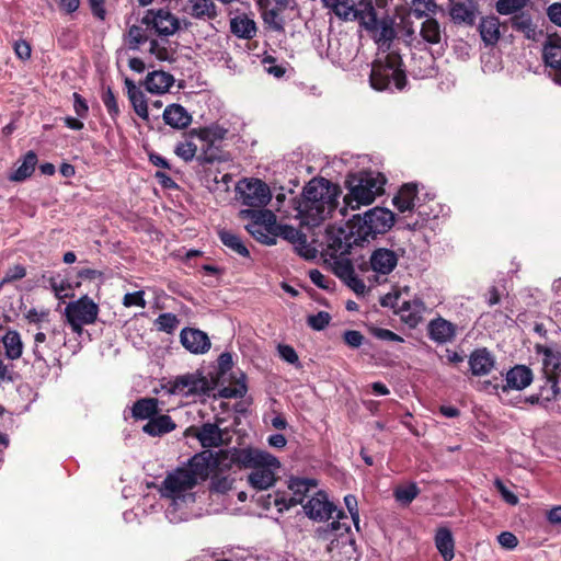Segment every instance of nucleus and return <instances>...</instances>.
<instances>
[{"mask_svg":"<svg viewBox=\"0 0 561 561\" xmlns=\"http://www.w3.org/2000/svg\"><path fill=\"white\" fill-rule=\"evenodd\" d=\"M341 193L339 185L323 178L309 181L296 207L301 224L310 227L320 226L336 210Z\"/></svg>","mask_w":561,"mask_h":561,"instance_id":"nucleus-1","label":"nucleus"},{"mask_svg":"<svg viewBox=\"0 0 561 561\" xmlns=\"http://www.w3.org/2000/svg\"><path fill=\"white\" fill-rule=\"evenodd\" d=\"M393 224V213L382 207H374L363 216L355 215L347 224L346 243L347 245L359 244L375 239L377 234L386 233Z\"/></svg>","mask_w":561,"mask_h":561,"instance_id":"nucleus-2","label":"nucleus"},{"mask_svg":"<svg viewBox=\"0 0 561 561\" xmlns=\"http://www.w3.org/2000/svg\"><path fill=\"white\" fill-rule=\"evenodd\" d=\"M243 469H251L248 483L255 490L263 491L272 488L282 467L280 461L272 454L251 448L250 455L242 458Z\"/></svg>","mask_w":561,"mask_h":561,"instance_id":"nucleus-3","label":"nucleus"},{"mask_svg":"<svg viewBox=\"0 0 561 561\" xmlns=\"http://www.w3.org/2000/svg\"><path fill=\"white\" fill-rule=\"evenodd\" d=\"M386 179L380 173H362L348 181V193L344 196L345 207L340 213L345 216L346 208L353 210L371 204L383 193Z\"/></svg>","mask_w":561,"mask_h":561,"instance_id":"nucleus-4","label":"nucleus"},{"mask_svg":"<svg viewBox=\"0 0 561 561\" xmlns=\"http://www.w3.org/2000/svg\"><path fill=\"white\" fill-rule=\"evenodd\" d=\"M401 90L405 85V75L401 69V57L397 54H387L373 64L370 84L375 90L382 91L391 84Z\"/></svg>","mask_w":561,"mask_h":561,"instance_id":"nucleus-5","label":"nucleus"},{"mask_svg":"<svg viewBox=\"0 0 561 561\" xmlns=\"http://www.w3.org/2000/svg\"><path fill=\"white\" fill-rule=\"evenodd\" d=\"M197 472L192 468H179L169 473L163 481L162 495L173 501L174 505L193 503L195 501L192 490L197 484Z\"/></svg>","mask_w":561,"mask_h":561,"instance_id":"nucleus-6","label":"nucleus"},{"mask_svg":"<svg viewBox=\"0 0 561 561\" xmlns=\"http://www.w3.org/2000/svg\"><path fill=\"white\" fill-rule=\"evenodd\" d=\"M416 185L407 183L401 186L398 194L393 197V205L399 213H409L411 216L416 215L414 220L407 221V227L416 230L425 225L430 219V214L419 204Z\"/></svg>","mask_w":561,"mask_h":561,"instance_id":"nucleus-7","label":"nucleus"},{"mask_svg":"<svg viewBox=\"0 0 561 561\" xmlns=\"http://www.w3.org/2000/svg\"><path fill=\"white\" fill-rule=\"evenodd\" d=\"M305 514L313 520L324 522L333 517L336 512V518L341 519L345 515L342 511H337L328 495L323 491H316L314 494L304 504ZM331 530H340L342 527L348 531V526L342 525L340 520H333L329 526Z\"/></svg>","mask_w":561,"mask_h":561,"instance_id":"nucleus-8","label":"nucleus"},{"mask_svg":"<svg viewBox=\"0 0 561 561\" xmlns=\"http://www.w3.org/2000/svg\"><path fill=\"white\" fill-rule=\"evenodd\" d=\"M65 314L72 331L81 334L83 325L93 324L99 314V306L88 296L69 302L65 308Z\"/></svg>","mask_w":561,"mask_h":561,"instance_id":"nucleus-9","label":"nucleus"},{"mask_svg":"<svg viewBox=\"0 0 561 561\" xmlns=\"http://www.w3.org/2000/svg\"><path fill=\"white\" fill-rule=\"evenodd\" d=\"M243 205L254 208H262L271 201L270 187L259 179H244L236 186Z\"/></svg>","mask_w":561,"mask_h":561,"instance_id":"nucleus-10","label":"nucleus"},{"mask_svg":"<svg viewBox=\"0 0 561 561\" xmlns=\"http://www.w3.org/2000/svg\"><path fill=\"white\" fill-rule=\"evenodd\" d=\"M227 134V129L213 125L204 128L192 129L190 131L191 137H196L199 141H202V153L198 159L202 162H214L220 158L219 150L216 147V144L221 141Z\"/></svg>","mask_w":561,"mask_h":561,"instance_id":"nucleus-11","label":"nucleus"},{"mask_svg":"<svg viewBox=\"0 0 561 561\" xmlns=\"http://www.w3.org/2000/svg\"><path fill=\"white\" fill-rule=\"evenodd\" d=\"M208 390V379L198 373L179 376L168 383L169 393L184 398L204 394Z\"/></svg>","mask_w":561,"mask_h":561,"instance_id":"nucleus-12","label":"nucleus"},{"mask_svg":"<svg viewBox=\"0 0 561 561\" xmlns=\"http://www.w3.org/2000/svg\"><path fill=\"white\" fill-rule=\"evenodd\" d=\"M317 486L318 481L316 479L291 478L288 483V489L291 491L293 495L287 499L276 494L274 505L279 512H283L284 510H289L293 506L302 504L304 500L311 491L316 490Z\"/></svg>","mask_w":561,"mask_h":561,"instance_id":"nucleus-13","label":"nucleus"},{"mask_svg":"<svg viewBox=\"0 0 561 561\" xmlns=\"http://www.w3.org/2000/svg\"><path fill=\"white\" fill-rule=\"evenodd\" d=\"M141 23L153 28L160 36L173 35L180 28L179 19L164 9L148 10L141 19Z\"/></svg>","mask_w":561,"mask_h":561,"instance_id":"nucleus-14","label":"nucleus"},{"mask_svg":"<svg viewBox=\"0 0 561 561\" xmlns=\"http://www.w3.org/2000/svg\"><path fill=\"white\" fill-rule=\"evenodd\" d=\"M543 59L549 68V77L561 85V38L559 36H548L543 46Z\"/></svg>","mask_w":561,"mask_h":561,"instance_id":"nucleus-15","label":"nucleus"},{"mask_svg":"<svg viewBox=\"0 0 561 561\" xmlns=\"http://www.w3.org/2000/svg\"><path fill=\"white\" fill-rule=\"evenodd\" d=\"M250 451L251 447L222 449L214 456L213 466L218 471H228L234 466L243 469L244 463L242 462V458L245 455H250Z\"/></svg>","mask_w":561,"mask_h":561,"instance_id":"nucleus-16","label":"nucleus"},{"mask_svg":"<svg viewBox=\"0 0 561 561\" xmlns=\"http://www.w3.org/2000/svg\"><path fill=\"white\" fill-rule=\"evenodd\" d=\"M180 340L182 345L193 354H204L210 348L208 335L198 329H183Z\"/></svg>","mask_w":561,"mask_h":561,"instance_id":"nucleus-17","label":"nucleus"},{"mask_svg":"<svg viewBox=\"0 0 561 561\" xmlns=\"http://www.w3.org/2000/svg\"><path fill=\"white\" fill-rule=\"evenodd\" d=\"M396 299V306L398 307V313L400 314L401 319L410 327L417 325L426 310L425 304L422 301V299L413 298L412 300L403 301H400L399 297Z\"/></svg>","mask_w":561,"mask_h":561,"instance_id":"nucleus-18","label":"nucleus"},{"mask_svg":"<svg viewBox=\"0 0 561 561\" xmlns=\"http://www.w3.org/2000/svg\"><path fill=\"white\" fill-rule=\"evenodd\" d=\"M398 264V255L393 250L379 248L371 253L370 266L374 272L387 275L391 273Z\"/></svg>","mask_w":561,"mask_h":561,"instance_id":"nucleus-19","label":"nucleus"},{"mask_svg":"<svg viewBox=\"0 0 561 561\" xmlns=\"http://www.w3.org/2000/svg\"><path fill=\"white\" fill-rule=\"evenodd\" d=\"M60 347V342H55L54 337L47 342L46 334L43 332H38L34 336V347L33 354L36 360H43L47 363L48 360L57 362V350Z\"/></svg>","mask_w":561,"mask_h":561,"instance_id":"nucleus-20","label":"nucleus"},{"mask_svg":"<svg viewBox=\"0 0 561 561\" xmlns=\"http://www.w3.org/2000/svg\"><path fill=\"white\" fill-rule=\"evenodd\" d=\"M274 234L293 243L300 255L309 257L311 249L307 243L306 236L300 230L288 225H278Z\"/></svg>","mask_w":561,"mask_h":561,"instance_id":"nucleus-21","label":"nucleus"},{"mask_svg":"<svg viewBox=\"0 0 561 561\" xmlns=\"http://www.w3.org/2000/svg\"><path fill=\"white\" fill-rule=\"evenodd\" d=\"M495 365L494 356L486 348H477L469 356L472 375L484 376L492 371Z\"/></svg>","mask_w":561,"mask_h":561,"instance_id":"nucleus-22","label":"nucleus"},{"mask_svg":"<svg viewBox=\"0 0 561 561\" xmlns=\"http://www.w3.org/2000/svg\"><path fill=\"white\" fill-rule=\"evenodd\" d=\"M226 431L219 428L217 424L214 423H205L203 424L197 433L196 437L199 440L201 445L205 448L218 447L227 442Z\"/></svg>","mask_w":561,"mask_h":561,"instance_id":"nucleus-23","label":"nucleus"},{"mask_svg":"<svg viewBox=\"0 0 561 561\" xmlns=\"http://www.w3.org/2000/svg\"><path fill=\"white\" fill-rule=\"evenodd\" d=\"M449 13L455 23L472 25L478 15V7L473 0H462L453 3Z\"/></svg>","mask_w":561,"mask_h":561,"instance_id":"nucleus-24","label":"nucleus"},{"mask_svg":"<svg viewBox=\"0 0 561 561\" xmlns=\"http://www.w3.org/2000/svg\"><path fill=\"white\" fill-rule=\"evenodd\" d=\"M173 83L174 77L162 70L149 72L144 81L146 90L152 94H163L168 92Z\"/></svg>","mask_w":561,"mask_h":561,"instance_id":"nucleus-25","label":"nucleus"},{"mask_svg":"<svg viewBox=\"0 0 561 561\" xmlns=\"http://www.w3.org/2000/svg\"><path fill=\"white\" fill-rule=\"evenodd\" d=\"M163 121L175 129H184L192 123V115L180 104H170L163 111Z\"/></svg>","mask_w":561,"mask_h":561,"instance_id":"nucleus-26","label":"nucleus"},{"mask_svg":"<svg viewBox=\"0 0 561 561\" xmlns=\"http://www.w3.org/2000/svg\"><path fill=\"white\" fill-rule=\"evenodd\" d=\"M455 334L456 327L443 318L434 319L428 323V335L438 344L450 342Z\"/></svg>","mask_w":561,"mask_h":561,"instance_id":"nucleus-27","label":"nucleus"},{"mask_svg":"<svg viewBox=\"0 0 561 561\" xmlns=\"http://www.w3.org/2000/svg\"><path fill=\"white\" fill-rule=\"evenodd\" d=\"M392 20L388 18L378 19L376 26L373 28H366L371 33L375 42L382 49H388L391 41L394 38L396 33L392 25Z\"/></svg>","mask_w":561,"mask_h":561,"instance_id":"nucleus-28","label":"nucleus"},{"mask_svg":"<svg viewBox=\"0 0 561 561\" xmlns=\"http://www.w3.org/2000/svg\"><path fill=\"white\" fill-rule=\"evenodd\" d=\"M537 353L541 355L545 377L557 378L558 371L561 369V354L545 346H538Z\"/></svg>","mask_w":561,"mask_h":561,"instance_id":"nucleus-29","label":"nucleus"},{"mask_svg":"<svg viewBox=\"0 0 561 561\" xmlns=\"http://www.w3.org/2000/svg\"><path fill=\"white\" fill-rule=\"evenodd\" d=\"M506 386L510 389L523 390L533 381V371L524 365H517L506 374Z\"/></svg>","mask_w":561,"mask_h":561,"instance_id":"nucleus-30","label":"nucleus"},{"mask_svg":"<svg viewBox=\"0 0 561 561\" xmlns=\"http://www.w3.org/2000/svg\"><path fill=\"white\" fill-rule=\"evenodd\" d=\"M4 347V354L8 359L16 360L23 354L24 344L21 334L15 330H7L1 337Z\"/></svg>","mask_w":561,"mask_h":561,"instance_id":"nucleus-31","label":"nucleus"},{"mask_svg":"<svg viewBox=\"0 0 561 561\" xmlns=\"http://www.w3.org/2000/svg\"><path fill=\"white\" fill-rule=\"evenodd\" d=\"M353 20H358L365 30L375 27L378 16L373 0H360L355 7Z\"/></svg>","mask_w":561,"mask_h":561,"instance_id":"nucleus-32","label":"nucleus"},{"mask_svg":"<svg viewBox=\"0 0 561 561\" xmlns=\"http://www.w3.org/2000/svg\"><path fill=\"white\" fill-rule=\"evenodd\" d=\"M36 164V153L34 151H27L16 169L8 175V179L11 182H23L33 174Z\"/></svg>","mask_w":561,"mask_h":561,"instance_id":"nucleus-33","label":"nucleus"},{"mask_svg":"<svg viewBox=\"0 0 561 561\" xmlns=\"http://www.w3.org/2000/svg\"><path fill=\"white\" fill-rule=\"evenodd\" d=\"M175 428V423L169 415H154L147 424L144 425L142 431L149 436L156 437L170 433Z\"/></svg>","mask_w":561,"mask_h":561,"instance_id":"nucleus-34","label":"nucleus"},{"mask_svg":"<svg viewBox=\"0 0 561 561\" xmlns=\"http://www.w3.org/2000/svg\"><path fill=\"white\" fill-rule=\"evenodd\" d=\"M230 30L236 36L244 39L253 38L257 31L254 20L244 14L231 19Z\"/></svg>","mask_w":561,"mask_h":561,"instance_id":"nucleus-35","label":"nucleus"},{"mask_svg":"<svg viewBox=\"0 0 561 561\" xmlns=\"http://www.w3.org/2000/svg\"><path fill=\"white\" fill-rule=\"evenodd\" d=\"M435 546L442 554L444 561H451L455 556V541L451 531L442 527L438 528L435 535Z\"/></svg>","mask_w":561,"mask_h":561,"instance_id":"nucleus-36","label":"nucleus"},{"mask_svg":"<svg viewBox=\"0 0 561 561\" xmlns=\"http://www.w3.org/2000/svg\"><path fill=\"white\" fill-rule=\"evenodd\" d=\"M444 31L438 23V21L434 18L425 19L420 27V37L422 41L428 45L439 44L443 37Z\"/></svg>","mask_w":561,"mask_h":561,"instance_id":"nucleus-37","label":"nucleus"},{"mask_svg":"<svg viewBox=\"0 0 561 561\" xmlns=\"http://www.w3.org/2000/svg\"><path fill=\"white\" fill-rule=\"evenodd\" d=\"M185 11L195 19L210 20L217 15L216 5L211 0H188Z\"/></svg>","mask_w":561,"mask_h":561,"instance_id":"nucleus-38","label":"nucleus"},{"mask_svg":"<svg viewBox=\"0 0 561 561\" xmlns=\"http://www.w3.org/2000/svg\"><path fill=\"white\" fill-rule=\"evenodd\" d=\"M159 401L156 398H142L137 400L131 409V414L137 420H151L159 413Z\"/></svg>","mask_w":561,"mask_h":561,"instance_id":"nucleus-39","label":"nucleus"},{"mask_svg":"<svg viewBox=\"0 0 561 561\" xmlns=\"http://www.w3.org/2000/svg\"><path fill=\"white\" fill-rule=\"evenodd\" d=\"M482 41L485 45H494L501 37L500 21L496 16L483 18L479 25Z\"/></svg>","mask_w":561,"mask_h":561,"instance_id":"nucleus-40","label":"nucleus"},{"mask_svg":"<svg viewBox=\"0 0 561 561\" xmlns=\"http://www.w3.org/2000/svg\"><path fill=\"white\" fill-rule=\"evenodd\" d=\"M240 216L242 218H250L251 222L264 225L265 228L275 230L277 227L276 216L271 210L263 209V207L254 209H242L240 211Z\"/></svg>","mask_w":561,"mask_h":561,"instance_id":"nucleus-41","label":"nucleus"},{"mask_svg":"<svg viewBox=\"0 0 561 561\" xmlns=\"http://www.w3.org/2000/svg\"><path fill=\"white\" fill-rule=\"evenodd\" d=\"M148 28L141 25H131L124 35V42L128 49L138 50L140 46L148 41Z\"/></svg>","mask_w":561,"mask_h":561,"instance_id":"nucleus-42","label":"nucleus"},{"mask_svg":"<svg viewBox=\"0 0 561 561\" xmlns=\"http://www.w3.org/2000/svg\"><path fill=\"white\" fill-rule=\"evenodd\" d=\"M512 26L513 28L522 32L528 39L537 41L538 36L541 35V32L537 31V27L533 23L530 16L524 13L512 18Z\"/></svg>","mask_w":561,"mask_h":561,"instance_id":"nucleus-43","label":"nucleus"},{"mask_svg":"<svg viewBox=\"0 0 561 561\" xmlns=\"http://www.w3.org/2000/svg\"><path fill=\"white\" fill-rule=\"evenodd\" d=\"M560 394V387L557 378L546 377L545 383L540 388V392L536 397V402L545 404Z\"/></svg>","mask_w":561,"mask_h":561,"instance_id":"nucleus-44","label":"nucleus"},{"mask_svg":"<svg viewBox=\"0 0 561 561\" xmlns=\"http://www.w3.org/2000/svg\"><path fill=\"white\" fill-rule=\"evenodd\" d=\"M149 54L160 61H171L173 59L174 50L169 46L168 41L151 39Z\"/></svg>","mask_w":561,"mask_h":561,"instance_id":"nucleus-45","label":"nucleus"},{"mask_svg":"<svg viewBox=\"0 0 561 561\" xmlns=\"http://www.w3.org/2000/svg\"><path fill=\"white\" fill-rule=\"evenodd\" d=\"M438 5L435 0H414L411 2L412 14L417 18H432L436 14Z\"/></svg>","mask_w":561,"mask_h":561,"instance_id":"nucleus-46","label":"nucleus"},{"mask_svg":"<svg viewBox=\"0 0 561 561\" xmlns=\"http://www.w3.org/2000/svg\"><path fill=\"white\" fill-rule=\"evenodd\" d=\"M221 242L229 248L230 250L234 251L241 256H249V250L242 242L241 238L237 234H234L231 231H221L219 233Z\"/></svg>","mask_w":561,"mask_h":561,"instance_id":"nucleus-47","label":"nucleus"},{"mask_svg":"<svg viewBox=\"0 0 561 561\" xmlns=\"http://www.w3.org/2000/svg\"><path fill=\"white\" fill-rule=\"evenodd\" d=\"M245 228L257 241L268 245L275 244V237L270 236L272 232H275V230L265 228L264 225H260L257 222H250Z\"/></svg>","mask_w":561,"mask_h":561,"instance_id":"nucleus-48","label":"nucleus"},{"mask_svg":"<svg viewBox=\"0 0 561 561\" xmlns=\"http://www.w3.org/2000/svg\"><path fill=\"white\" fill-rule=\"evenodd\" d=\"M328 8H331L343 20H353L355 5L351 0H336L330 3Z\"/></svg>","mask_w":561,"mask_h":561,"instance_id":"nucleus-49","label":"nucleus"},{"mask_svg":"<svg viewBox=\"0 0 561 561\" xmlns=\"http://www.w3.org/2000/svg\"><path fill=\"white\" fill-rule=\"evenodd\" d=\"M248 391L244 380H237L220 389L219 393L222 398H243Z\"/></svg>","mask_w":561,"mask_h":561,"instance_id":"nucleus-50","label":"nucleus"},{"mask_svg":"<svg viewBox=\"0 0 561 561\" xmlns=\"http://www.w3.org/2000/svg\"><path fill=\"white\" fill-rule=\"evenodd\" d=\"M419 494L416 484L411 483L405 486H399L394 491V496L398 502L410 504Z\"/></svg>","mask_w":561,"mask_h":561,"instance_id":"nucleus-51","label":"nucleus"},{"mask_svg":"<svg viewBox=\"0 0 561 561\" xmlns=\"http://www.w3.org/2000/svg\"><path fill=\"white\" fill-rule=\"evenodd\" d=\"M263 21L266 25H268L272 30L276 32L284 31V20L279 14L278 9H270L263 12Z\"/></svg>","mask_w":561,"mask_h":561,"instance_id":"nucleus-52","label":"nucleus"},{"mask_svg":"<svg viewBox=\"0 0 561 561\" xmlns=\"http://www.w3.org/2000/svg\"><path fill=\"white\" fill-rule=\"evenodd\" d=\"M528 0H497L496 11L500 14H512L518 10H522Z\"/></svg>","mask_w":561,"mask_h":561,"instance_id":"nucleus-53","label":"nucleus"},{"mask_svg":"<svg viewBox=\"0 0 561 561\" xmlns=\"http://www.w3.org/2000/svg\"><path fill=\"white\" fill-rule=\"evenodd\" d=\"M128 99H129L136 114L139 117H141L142 119L147 121L149 118V113H148V105H147L145 94L140 91V92L133 94V96H130Z\"/></svg>","mask_w":561,"mask_h":561,"instance_id":"nucleus-54","label":"nucleus"},{"mask_svg":"<svg viewBox=\"0 0 561 561\" xmlns=\"http://www.w3.org/2000/svg\"><path fill=\"white\" fill-rule=\"evenodd\" d=\"M179 319L172 313H162L156 320V325L160 331L172 333L179 325Z\"/></svg>","mask_w":561,"mask_h":561,"instance_id":"nucleus-55","label":"nucleus"},{"mask_svg":"<svg viewBox=\"0 0 561 561\" xmlns=\"http://www.w3.org/2000/svg\"><path fill=\"white\" fill-rule=\"evenodd\" d=\"M174 152L184 161H191L197 152V146L191 140L186 139L176 145Z\"/></svg>","mask_w":561,"mask_h":561,"instance_id":"nucleus-56","label":"nucleus"},{"mask_svg":"<svg viewBox=\"0 0 561 561\" xmlns=\"http://www.w3.org/2000/svg\"><path fill=\"white\" fill-rule=\"evenodd\" d=\"M102 101L112 117H115L119 113V107L111 88H107L102 94Z\"/></svg>","mask_w":561,"mask_h":561,"instance_id":"nucleus-57","label":"nucleus"},{"mask_svg":"<svg viewBox=\"0 0 561 561\" xmlns=\"http://www.w3.org/2000/svg\"><path fill=\"white\" fill-rule=\"evenodd\" d=\"M123 305L127 308L129 307H146V301L144 299V291H135V293H128L123 298Z\"/></svg>","mask_w":561,"mask_h":561,"instance_id":"nucleus-58","label":"nucleus"},{"mask_svg":"<svg viewBox=\"0 0 561 561\" xmlns=\"http://www.w3.org/2000/svg\"><path fill=\"white\" fill-rule=\"evenodd\" d=\"M334 271L335 274L345 283L355 274L354 268L348 261L336 262Z\"/></svg>","mask_w":561,"mask_h":561,"instance_id":"nucleus-59","label":"nucleus"},{"mask_svg":"<svg viewBox=\"0 0 561 561\" xmlns=\"http://www.w3.org/2000/svg\"><path fill=\"white\" fill-rule=\"evenodd\" d=\"M330 322V316L328 312L320 311L314 316L308 318V324L314 330L324 329Z\"/></svg>","mask_w":561,"mask_h":561,"instance_id":"nucleus-60","label":"nucleus"},{"mask_svg":"<svg viewBox=\"0 0 561 561\" xmlns=\"http://www.w3.org/2000/svg\"><path fill=\"white\" fill-rule=\"evenodd\" d=\"M344 502H345V505L350 512V515L353 519V523L356 527V529L358 530L359 529V512H358V507H357V500L354 495H346L344 497Z\"/></svg>","mask_w":561,"mask_h":561,"instance_id":"nucleus-61","label":"nucleus"},{"mask_svg":"<svg viewBox=\"0 0 561 561\" xmlns=\"http://www.w3.org/2000/svg\"><path fill=\"white\" fill-rule=\"evenodd\" d=\"M26 275V270L24 266L18 264L12 267H10L1 282V285L4 283H11L18 279L23 278Z\"/></svg>","mask_w":561,"mask_h":561,"instance_id":"nucleus-62","label":"nucleus"},{"mask_svg":"<svg viewBox=\"0 0 561 561\" xmlns=\"http://www.w3.org/2000/svg\"><path fill=\"white\" fill-rule=\"evenodd\" d=\"M344 342L353 348H357L363 344L364 335L356 330L345 331L343 334Z\"/></svg>","mask_w":561,"mask_h":561,"instance_id":"nucleus-63","label":"nucleus"},{"mask_svg":"<svg viewBox=\"0 0 561 561\" xmlns=\"http://www.w3.org/2000/svg\"><path fill=\"white\" fill-rule=\"evenodd\" d=\"M494 485L506 503L511 505H516L518 503L517 495L510 491L500 479L494 481Z\"/></svg>","mask_w":561,"mask_h":561,"instance_id":"nucleus-64","label":"nucleus"}]
</instances>
